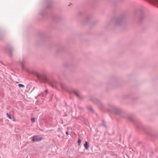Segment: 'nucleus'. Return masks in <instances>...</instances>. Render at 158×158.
Listing matches in <instances>:
<instances>
[{
	"label": "nucleus",
	"instance_id": "f257e3e1",
	"mask_svg": "<svg viewBox=\"0 0 158 158\" xmlns=\"http://www.w3.org/2000/svg\"><path fill=\"white\" fill-rule=\"evenodd\" d=\"M27 72L30 74H32L36 76L40 80L43 82H47V79L46 75L43 73H40L35 70L27 71Z\"/></svg>",
	"mask_w": 158,
	"mask_h": 158
},
{
	"label": "nucleus",
	"instance_id": "ddd939ff",
	"mask_svg": "<svg viewBox=\"0 0 158 158\" xmlns=\"http://www.w3.org/2000/svg\"><path fill=\"white\" fill-rule=\"evenodd\" d=\"M88 110H89L91 112L93 113L94 112V111L91 106H89L88 107Z\"/></svg>",
	"mask_w": 158,
	"mask_h": 158
},
{
	"label": "nucleus",
	"instance_id": "412c9836",
	"mask_svg": "<svg viewBox=\"0 0 158 158\" xmlns=\"http://www.w3.org/2000/svg\"><path fill=\"white\" fill-rule=\"evenodd\" d=\"M66 135H69V133H68V131H67V132H66Z\"/></svg>",
	"mask_w": 158,
	"mask_h": 158
},
{
	"label": "nucleus",
	"instance_id": "4468645a",
	"mask_svg": "<svg viewBox=\"0 0 158 158\" xmlns=\"http://www.w3.org/2000/svg\"><path fill=\"white\" fill-rule=\"evenodd\" d=\"M95 103H97V104H100V101L98 99H96L95 100V101H94Z\"/></svg>",
	"mask_w": 158,
	"mask_h": 158
},
{
	"label": "nucleus",
	"instance_id": "aec40b11",
	"mask_svg": "<svg viewBox=\"0 0 158 158\" xmlns=\"http://www.w3.org/2000/svg\"><path fill=\"white\" fill-rule=\"evenodd\" d=\"M45 92L47 94L48 93V89H46L45 91Z\"/></svg>",
	"mask_w": 158,
	"mask_h": 158
},
{
	"label": "nucleus",
	"instance_id": "423d86ee",
	"mask_svg": "<svg viewBox=\"0 0 158 158\" xmlns=\"http://www.w3.org/2000/svg\"><path fill=\"white\" fill-rule=\"evenodd\" d=\"M49 83L52 87L53 88H55L56 87V82L55 81L52 80L49 82Z\"/></svg>",
	"mask_w": 158,
	"mask_h": 158
},
{
	"label": "nucleus",
	"instance_id": "f8f14e48",
	"mask_svg": "<svg viewBox=\"0 0 158 158\" xmlns=\"http://www.w3.org/2000/svg\"><path fill=\"white\" fill-rule=\"evenodd\" d=\"M91 18V16L90 15H88L85 19L86 21L87 22Z\"/></svg>",
	"mask_w": 158,
	"mask_h": 158
},
{
	"label": "nucleus",
	"instance_id": "f3484780",
	"mask_svg": "<svg viewBox=\"0 0 158 158\" xmlns=\"http://www.w3.org/2000/svg\"><path fill=\"white\" fill-rule=\"evenodd\" d=\"M6 115L10 119H11V116H10V115L8 113H7Z\"/></svg>",
	"mask_w": 158,
	"mask_h": 158
},
{
	"label": "nucleus",
	"instance_id": "39448f33",
	"mask_svg": "<svg viewBox=\"0 0 158 158\" xmlns=\"http://www.w3.org/2000/svg\"><path fill=\"white\" fill-rule=\"evenodd\" d=\"M42 139V138L38 136H35L33 137L32 140L34 142H37L40 141Z\"/></svg>",
	"mask_w": 158,
	"mask_h": 158
},
{
	"label": "nucleus",
	"instance_id": "2eb2a0df",
	"mask_svg": "<svg viewBox=\"0 0 158 158\" xmlns=\"http://www.w3.org/2000/svg\"><path fill=\"white\" fill-rule=\"evenodd\" d=\"M18 86L20 87H25V86L23 85L22 84H19Z\"/></svg>",
	"mask_w": 158,
	"mask_h": 158
},
{
	"label": "nucleus",
	"instance_id": "0eeeda50",
	"mask_svg": "<svg viewBox=\"0 0 158 158\" xmlns=\"http://www.w3.org/2000/svg\"><path fill=\"white\" fill-rule=\"evenodd\" d=\"M47 14V11L46 10H44L41 11L40 14V15L42 18H44L45 17Z\"/></svg>",
	"mask_w": 158,
	"mask_h": 158
},
{
	"label": "nucleus",
	"instance_id": "1a4fd4ad",
	"mask_svg": "<svg viewBox=\"0 0 158 158\" xmlns=\"http://www.w3.org/2000/svg\"><path fill=\"white\" fill-rule=\"evenodd\" d=\"M25 62V60L24 58H23V60L22 61H20V63L21 67H22V69H25V66L24 65V64Z\"/></svg>",
	"mask_w": 158,
	"mask_h": 158
},
{
	"label": "nucleus",
	"instance_id": "7ed1b4c3",
	"mask_svg": "<svg viewBox=\"0 0 158 158\" xmlns=\"http://www.w3.org/2000/svg\"><path fill=\"white\" fill-rule=\"evenodd\" d=\"M124 16L123 15L115 19V24L118 25H121L124 22Z\"/></svg>",
	"mask_w": 158,
	"mask_h": 158
},
{
	"label": "nucleus",
	"instance_id": "5701e85b",
	"mask_svg": "<svg viewBox=\"0 0 158 158\" xmlns=\"http://www.w3.org/2000/svg\"><path fill=\"white\" fill-rule=\"evenodd\" d=\"M103 125L105 127H106V125H105V124H103Z\"/></svg>",
	"mask_w": 158,
	"mask_h": 158
},
{
	"label": "nucleus",
	"instance_id": "9b49d317",
	"mask_svg": "<svg viewBox=\"0 0 158 158\" xmlns=\"http://www.w3.org/2000/svg\"><path fill=\"white\" fill-rule=\"evenodd\" d=\"M74 94L78 97L80 98V95L78 94V92L77 91H73Z\"/></svg>",
	"mask_w": 158,
	"mask_h": 158
},
{
	"label": "nucleus",
	"instance_id": "20e7f679",
	"mask_svg": "<svg viewBox=\"0 0 158 158\" xmlns=\"http://www.w3.org/2000/svg\"><path fill=\"white\" fill-rule=\"evenodd\" d=\"M7 50L9 55L10 56H12L13 52L14 51V48L10 46L9 47V48Z\"/></svg>",
	"mask_w": 158,
	"mask_h": 158
},
{
	"label": "nucleus",
	"instance_id": "9d476101",
	"mask_svg": "<svg viewBox=\"0 0 158 158\" xmlns=\"http://www.w3.org/2000/svg\"><path fill=\"white\" fill-rule=\"evenodd\" d=\"M84 146L85 147V149L87 150L88 149L89 147V144L87 141H85V143L84 144Z\"/></svg>",
	"mask_w": 158,
	"mask_h": 158
},
{
	"label": "nucleus",
	"instance_id": "6ab92c4d",
	"mask_svg": "<svg viewBox=\"0 0 158 158\" xmlns=\"http://www.w3.org/2000/svg\"><path fill=\"white\" fill-rule=\"evenodd\" d=\"M81 140L80 139H78V143L79 145L81 143Z\"/></svg>",
	"mask_w": 158,
	"mask_h": 158
},
{
	"label": "nucleus",
	"instance_id": "6e6552de",
	"mask_svg": "<svg viewBox=\"0 0 158 158\" xmlns=\"http://www.w3.org/2000/svg\"><path fill=\"white\" fill-rule=\"evenodd\" d=\"M60 85L61 88L63 89L64 90L66 91H67V92L68 91V88L65 85H64L63 84H62V83H61L60 84Z\"/></svg>",
	"mask_w": 158,
	"mask_h": 158
},
{
	"label": "nucleus",
	"instance_id": "a211bd4d",
	"mask_svg": "<svg viewBox=\"0 0 158 158\" xmlns=\"http://www.w3.org/2000/svg\"><path fill=\"white\" fill-rule=\"evenodd\" d=\"M31 120L33 123H34L35 121V119L34 118H31Z\"/></svg>",
	"mask_w": 158,
	"mask_h": 158
},
{
	"label": "nucleus",
	"instance_id": "dca6fc26",
	"mask_svg": "<svg viewBox=\"0 0 158 158\" xmlns=\"http://www.w3.org/2000/svg\"><path fill=\"white\" fill-rule=\"evenodd\" d=\"M152 1L156 4H158V0H151Z\"/></svg>",
	"mask_w": 158,
	"mask_h": 158
},
{
	"label": "nucleus",
	"instance_id": "4be33fe9",
	"mask_svg": "<svg viewBox=\"0 0 158 158\" xmlns=\"http://www.w3.org/2000/svg\"><path fill=\"white\" fill-rule=\"evenodd\" d=\"M129 119L130 120H131V121L132 120V118H129Z\"/></svg>",
	"mask_w": 158,
	"mask_h": 158
},
{
	"label": "nucleus",
	"instance_id": "b1692460",
	"mask_svg": "<svg viewBox=\"0 0 158 158\" xmlns=\"http://www.w3.org/2000/svg\"><path fill=\"white\" fill-rule=\"evenodd\" d=\"M49 7V6H48L47 7V8H48Z\"/></svg>",
	"mask_w": 158,
	"mask_h": 158
},
{
	"label": "nucleus",
	"instance_id": "f03ea898",
	"mask_svg": "<svg viewBox=\"0 0 158 158\" xmlns=\"http://www.w3.org/2000/svg\"><path fill=\"white\" fill-rule=\"evenodd\" d=\"M110 106L111 110L118 115L121 114L122 112L119 109L113 105H110Z\"/></svg>",
	"mask_w": 158,
	"mask_h": 158
}]
</instances>
